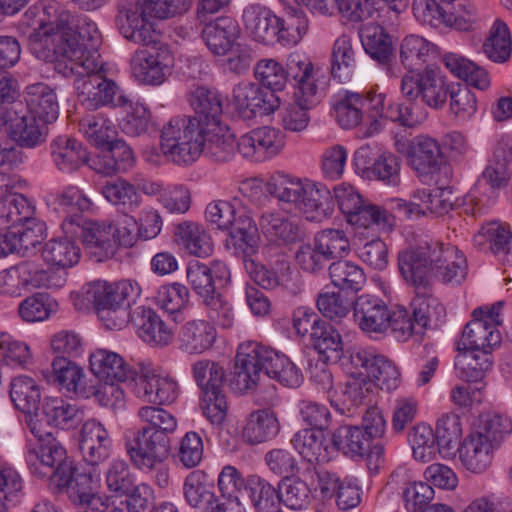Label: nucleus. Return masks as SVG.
<instances>
[{
    "label": "nucleus",
    "instance_id": "f257e3e1",
    "mask_svg": "<svg viewBox=\"0 0 512 512\" xmlns=\"http://www.w3.org/2000/svg\"><path fill=\"white\" fill-rule=\"evenodd\" d=\"M267 191L280 202L291 205L309 221L320 222L330 218L337 203L351 225L364 228L376 226L386 231L393 226V217L386 209L365 201L350 184L335 185L332 195L331 190L322 183L276 173L269 179Z\"/></svg>",
    "mask_w": 512,
    "mask_h": 512
},
{
    "label": "nucleus",
    "instance_id": "f03ea898",
    "mask_svg": "<svg viewBox=\"0 0 512 512\" xmlns=\"http://www.w3.org/2000/svg\"><path fill=\"white\" fill-rule=\"evenodd\" d=\"M25 17L32 32L29 35L31 53L39 60L53 64L85 61L94 55L101 33L95 22L83 14L58 12V4L30 7Z\"/></svg>",
    "mask_w": 512,
    "mask_h": 512
},
{
    "label": "nucleus",
    "instance_id": "7ed1b4c3",
    "mask_svg": "<svg viewBox=\"0 0 512 512\" xmlns=\"http://www.w3.org/2000/svg\"><path fill=\"white\" fill-rule=\"evenodd\" d=\"M261 373L289 388H297L303 382L300 368L285 354L255 341L240 344L229 378L231 389L238 393L255 389Z\"/></svg>",
    "mask_w": 512,
    "mask_h": 512
},
{
    "label": "nucleus",
    "instance_id": "20e7f679",
    "mask_svg": "<svg viewBox=\"0 0 512 512\" xmlns=\"http://www.w3.org/2000/svg\"><path fill=\"white\" fill-rule=\"evenodd\" d=\"M137 417L143 426L125 436L126 452L136 468L152 472L169 455L170 435L177 429V420L160 405L140 407Z\"/></svg>",
    "mask_w": 512,
    "mask_h": 512
},
{
    "label": "nucleus",
    "instance_id": "39448f33",
    "mask_svg": "<svg viewBox=\"0 0 512 512\" xmlns=\"http://www.w3.org/2000/svg\"><path fill=\"white\" fill-rule=\"evenodd\" d=\"M54 69L66 78L76 77L78 100L89 110L105 105L121 107L128 101L117 83L106 77L103 63L94 55L81 62L56 64Z\"/></svg>",
    "mask_w": 512,
    "mask_h": 512
},
{
    "label": "nucleus",
    "instance_id": "423d86ee",
    "mask_svg": "<svg viewBox=\"0 0 512 512\" xmlns=\"http://www.w3.org/2000/svg\"><path fill=\"white\" fill-rule=\"evenodd\" d=\"M33 439L26 443L25 461L34 477L48 481L51 486L56 479L70 472L75 461L67 455L64 446L44 426L30 424Z\"/></svg>",
    "mask_w": 512,
    "mask_h": 512
},
{
    "label": "nucleus",
    "instance_id": "0eeeda50",
    "mask_svg": "<svg viewBox=\"0 0 512 512\" xmlns=\"http://www.w3.org/2000/svg\"><path fill=\"white\" fill-rule=\"evenodd\" d=\"M140 294L139 284L132 280L116 283L96 280L85 290L86 298L93 303L98 317L111 330H120L126 325L131 316L128 308Z\"/></svg>",
    "mask_w": 512,
    "mask_h": 512
},
{
    "label": "nucleus",
    "instance_id": "6e6552de",
    "mask_svg": "<svg viewBox=\"0 0 512 512\" xmlns=\"http://www.w3.org/2000/svg\"><path fill=\"white\" fill-rule=\"evenodd\" d=\"M195 382L202 391L201 409L211 425L221 428L227 417L228 403L224 394V367L210 359L197 360L192 365Z\"/></svg>",
    "mask_w": 512,
    "mask_h": 512
},
{
    "label": "nucleus",
    "instance_id": "1a4fd4ad",
    "mask_svg": "<svg viewBox=\"0 0 512 512\" xmlns=\"http://www.w3.org/2000/svg\"><path fill=\"white\" fill-rule=\"evenodd\" d=\"M201 120L176 116L163 127L161 151L177 165H189L201 155L200 139L204 132Z\"/></svg>",
    "mask_w": 512,
    "mask_h": 512
},
{
    "label": "nucleus",
    "instance_id": "9d476101",
    "mask_svg": "<svg viewBox=\"0 0 512 512\" xmlns=\"http://www.w3.org/2000/svg\"><path fill=\"white\" fill-rule=\"evenodd\" d=\"M99 474L90 468L79 466L76 462L49 486L53 494H66L70 502L91 512H102L105 500L97 492Z\"/></svg>",
    "mask_w": 512,
    "mask_h": 512
},
{
    "label": "nucleus",
    "instance_id": "9b49d317",
    "mask_svg": "<svg viewBox=\"0 0 512 512\" xmlns=\"http://www.w3.org/2000/svg\"><path fill=\"white\" fill-rule=\"evenodd\" d=\"M503 301L491 306H482L473 310L472 319L465 325L461 339L458 342V351L482 349L492 351L500 345L502 337L498 326L502 324L501 311Z\"/></svg>",
    "mask_w": 512,
    "mask_h": 512
},
{
    "label": "nucleus",
    "instance_id": "f8f14e48",
    "mask_svg": "<svg viewBox=\"0 0 512 512\" xmlns=\"http://www.w3.org/2000/svg\"><path fill=\"white\" fill-rule=\"evenodd\" d=\"M432 275L443 283L460 284L467 274V261L459 249L437 239L416 246Z\"/></svg>",
    "mask_w": 512,
    "mask_h": 512
},
{
    "label": "nucleus",
    "instance_id": "ddd939ff",
    "mask_svg": "<svg viewBox=\"0 0 512 512\" xmlns=\"http://www.w3.org/2000/svg\"><path fill=\"white\" fill-rule=\"evenodd\" d=\"M452 89L440 68L427 66L422 72L406 73L401 79V93L410 102L418 98L433 109H442Z\"/></svg>",
    "mask_w": 512,
    "mask_h": 512
},
{
    "label": "nucleus",
    "instance_id": "4468645a",
    "mask_svg": "<svg viewBox=\"0 0 512 512\" xmlns=\"http://www.w3.org/2000/svg\"><path fill=\"white\" fill-rule=\"evenodd\" d=\"M61 228L64 234L80 239L86 248L100 258L115 253L112 224L98 223L85 218L83 214H73L62 221Z\"/></svg>",
    "mask_w": 512,
    "mask_h": 512
},
{
    "label": "nucleus",
    "instance_id": "2eb2a0df",
    "mask_svg": "<svg viewBox=\"0 0 512 512\" xmlns=\"http://www.w3.org/2000/svg\"><path fill=\"white\" fill-rule=\"evenodd\" d=\"M147 0H137L118 6L115 18L117 29L127 40L136 44L148 46L159 41V34L149 22L154 18L148 11Z\"/></svg>",
    "mask_w": 512,
    "mask_h": 512
},
{
    "label": "nucleus",
    "instance_id": "dca6fc26",
    "mask_svg": "<svg viewBox=\"0 0 512 512\" xmlns=\"http://www.w3.org/2000/svg\"><path fill=\"white\" fill-rule=\"evenodd\" d=\"M285 68L286 83L292 79L295 82L294 99H299L306 105L320 103L326 86L320 70L315 69L311 60L305 55L291 54Z\"/></svg>",
    "mask_w": 512,
    "mask_h": 512
},
{
    "label": "nucleus",
    "instance_id": "f3484780",
    "mask_svg": "<svg viewBox=\"0 0 512 512\" xmlns=\"http://www.w3.org/2000/svg\"><path fill=\"white\" fill-rule=\"evenodd\" d=\"M332 449L345 455L367 456L370 471L377 472L384 463V447L381 442L371 445L369 436L359 426L342 425L331 436Z\"/></svg>",
    "mask_w": 512,
    "mask_h": 512
},
{
    "label": "nucleus",
    "instance_id": "a211bd4d",
    "mask_svg": "<svg viewBox=\"0 0 512 512\" xmlns=\"http://www.w3.org/2000/svg\"><path fill=\"white\" fill-rule=\"evenodd\" d=\"M187 280L192 290L202 302L218 295L219 289L231 282V273L227 264L221 260H213L210 265L197 260L190 261L187 266Z\"/></svg>",
    "mask_w": 512,
    "mask_h": 512
},
{
    "label": "nucleus",
    "instance_id": "6ab92c4d",
    "mask_svg": "<svg viewBox=\"0 0 512 512\" xmlns=\"http://www.w3.org/2000/svg\"><path fill=\"white\" fill-rule=\"evenodd\" d=\"M232 102L243 118L257 114L269 115L280 106V98L273 91L252 82H241L233 88Z\"/></svg>",
    "mask_w": 512,
    "mask_h": 512
},
{
    "label": "nucleus",
    "instance_id": "aec40b11",
    "mask_svg": "<svg viewBox=\"0 0 512 512\" xmlns=\"http://www.w3.org/2000/svg\"><path fill=\"white\" fill-rule=\"evenodd\" d=\"M283 146L282 133L264 126L243 135L238 141V152L246 159L263 162L277 155Z\"/></svg>",
    "mask_w": 512,
    "mask_h": 512
},
{
    "label": "nucleus",
    "instance_id": "412c9836",
    "mask_svg": "<svg viewBox=\"0 0 512 512\" xmlns=\"http://www.w3.org/2000/svg\"><path fill=\"white\" fill-rule=\"evenodd\" d=\"M50 159L55 169L71 175L89 164L90 153L86 146L69 135H59L49 144Z\"/></svg>",
    "mask_w": 512,
    "mask_h": 512
},
{
    "label": "nucleus",
    "instance_id": "4be33fe9",
    "mask_svg": "<svg viewBox=\"0 0 512 512\" xmlns=\"http://www.w3.org/2000/svg\"><path fill=\"white\" fill-rule=\"evenodd\" d=\"M82 415L83 412L75 405L67 403L62 398L45 397L38 411L29 416L27 426L30 430V424L36 422L45 428L49 426L69 430L82 421Z\"/></svg>",
    "mask_w": 512,
    "mask_h": 512
},
{
    "label": "nucleus",
    "instance_id": "5701e85b",
    "mask_svg": "<svg viewBox=\"0 0 512 512\" xmlns=\"http://www.w3.org/2000/svg\"><path fill=\"white\" fill-rule=\"evenodd\" d=\"M113 440L106 427L96 419H89L82 425L79 448L83 460L90 466H98L112 453Z\"/></svg>",
    "mask_w": 512,
    "mask_h": 512
},
{
    "label": "nucleus",
    "instance_id": "b1692460",
    "mask_svg": "<svg viewBox=\"0 0 512 512\" xmlns=\"http://www.w3.org/2000/svg\"><path fill=\"white\" fill-rule=\"evenodd\" d=\"M52 375L49 382L56 384L67 393L88 399L93 390L92 381L86 380L83 369L66 356H57L51 363Z\"/></svg>",
    "mask_w": 512,
    "mask_h": 512
},
{
    "label": "nucleus",
    "instance_id": "393cba45",
    "mask_svg": "<svg viewBox=\"0 0 512 512\" xmlns=\"http://www.w3.org/2000/svg\"><path fill=\"white\" fill-rule=\"evenodd\" d=\"M353 310L355 320L363 332L383 333L389 328L391 310L379 297L363 294L354 301Z\"/></svg>",
    "mask_w": 512,
    "mask_h": 512
},
{
    "label": "nucleus",
    "instance_id": "a878e982",
    "mask_svg": "<svg viewBox=\"0 0 512 512\" xmlns=\"http://www.w3.org/2000/svg\"><path fill=\"white\" fill-rule=\"evenodd\" d=\"M90 370L95 380L103 382H126L135 380L137 372L123 357L108 349H96L89 356Z\"/></svg>",
    "mask_w": 512,
    "mask_h": 512
},
{
    "label": "nucleus",
    "instance_id": "bb28decb",
    "mask_svg": "<svg viewBox=\"0 0 512 512\" xmlns=\"http://www.w3.org/2000/svg\"><path fill=\"white\" fill-rule=\"evenodd\" d=\"M407 160L419 176H428L439 171L442 152L436 140L417 136L408 143Z\"/></svg>",
    "mask_w": 512,
    "mask_h": 512
},
{
    "label": "nucleus",
    "instance_id": "cd10ccee",
    "mask_svg": "<svg viewBox=\"0 0 512 512\" xmlns=\"http://www.w3.org/2000/svg\"><path fill=\"white\" fill-rule=\"evenodd\" d=\"M201 34L212 54L224 56L239 42L241 29L235 19L225 16L206 23Z\"/></svg>",
    "mask_w": 512,
    "mask_h": 512
},
{
    "label": "nucleus",
    "instance_id": "c85d7f7f",
    "mask_svg": "<svg viewBox=\"0 0 512 512\" xmlns=\"http://www.w3.org/2000/svg\"><path fill=\"white\" fill-rule=\"evenodd\" d=\"M129 319L144 342L160 347L171 342L172 331L153 309L145 306L136 307Z\"/></svg>",
    "mask_w": 512,
    "mask_h": 512
},
{
    "label": "nucleus",
    "instance_id": "c756f323",
    "mask_svg": "<svg viewBox=\"0 0 512 512\" xmlns=\"http://www.w3.org/2000/svg\"><path fill=\"white\" fill-rule=\"evenodd\" d=\"M188 100L195 111L190 117L201 120L202 128L217 129V125L222 124L223 98L216 89L198 86L189 93Z\"/></svg>",
    "mask_w": 512,
    "mask_h": 512
},
{
    "label": "nucleus",
    "instance_id": "7c9ffc66",
    "mask_svg": "<svg viewBox=\"0 0 512 512\" xmlns=\"http://www.w3.org/2000/svg\"><path fill=\"white\" fill-rule=\"evenodd\" d=\"M24 98L28 113L41 122L51 124L59 115V103L55 90L46 83L36 82L25 88Z\"/></svg>",
    "mask_w": 512,
    "mask_h": 512
},
{
    "label": "nucleus",
    "instance_id": "2f4dec72",
    "mask_svg": "<svg viewBox=\"0 0 512 512\" xmlns=\"http://www.w3.org/2000/svg\"><path fill=\"white\" fill-rule=\"evenodd\" d=\"M100 150V155L90 165L99 174L113 176L118 173H126L134 165L135 158L132 149L123 140L115 138Z\"/></svg>",
    "mask_w": 512,
    "mask_h": 512
},
{
    "label": "nucleus",
    "instance_id": "473e14b6",
    "mask_svg": "<svg viewBox=\"0 0 512 512\" xmlns=\"http://www.w3.org/2000/svg\"><path fill=\"white\" fill-rule=\"evenodd\" d=\"M246 31L257 42L266 45L276 43V27L278 16L269 8L259 5H248L242 14Z\"/></svg>",
    "mask_w": 512,
    "mask_h": 512
},
{
    "label": "nucleus",
    "instance_id": "72a5a7b5",
    "mask_svg": "<svg viewBox=\"0 0 512 512\" xmlns=\"http://www.w3.org/2000/svg\"><path fill=\"white\" fill-rule=\"evenodd\" d=\"M201 136V154L214 162H228L238 150V141L223 124H218L217 129L206 127Z\"/></svg>",
    "mask_w": 512,
    "mask_h": 512
},
{
    "label": "nucleus",
    "instance_id": "f704fd0d",
    "mask_svg": "<svg viewBox=\"0 0 512 512\" xmlns=\"http://www.w3.org/2000/svg\"><path fill=\"white\" fill-rule=\"evenodd\" d=\"M398 269L407 284L415 293H427L431 290V278L434 277L425 264L416 247L398 253Z\"/></svg>",
    "mask_w": 512,
    "mask_h": 512
},
{
    "label": "nucleus",
    "instance_id": "c9c22d12",
    "mask_svg": "<svg viewBox=\"0 0 512 512\" xmlns=\"http://www.w3.org/2000/svg\"><path fill=\"white\" fill-rule=\"evenodd\" d=\"M217 338L216 328L203 319L187 321L178 333L180 348L189 354H201L210 349Z\"/></svg>",
    "mask_w": 512,
    "mask_h": 512
},
{
    "label": "nucleus",
    "instance_id": "e433bc0d",
    "mask_svg": "<svg viewBox=\"0 0 512 512\" xmlns=\"http://www.w3.org/2000/svg\"><path fill=\"white\" fill-rule=\"evenodd\" d=\"M371 384L356 377H352L341 388L334 390L329 396L330 405L341 415L351 417L356 410L366 404Z\"/></svg>",
    "mask_w": 512,
    "mask_h": 512
},
{
    "label": "nucleus",
    "instance_id": "4c0bfd02",
    "mask_svg": "<svg viewBox=\"0 0 512 512\" xmlns=\"http://www.w3.org/2000/svg\"><path fill=\"white\" fill-rule=\"evenodd\" d=\"M47 123L29 113L9 120L8 134L22 148H36L45 143L48 136Z\"/></svg>",
    "mask_w": 512,
    "mask_h": 512
},
{
    "label": "nucleus",
    "instance_id": "58836bf2",
    "mask_svg": "<svg viewBox=\"0 0 512 512\" xmlns=\"http://www.w3.org/2000/svg\"><path fill=\"white\" fill-rule=\"evenodd\" d=\"M279 430L280 424L276 414L270 409H258L246 418L242 437L246 443L257 445L276 437Z\"/></svg>",
    "mask_w": 512,
    "mask_h": 512
},
{
    "label": "nucleus",
    "instance_id": "ea45409f",
    "mask_svg": "<svg viewBox=\"0 0 512 512\" xmlns=\"http://www.w3.org/2000/svg\"><path fill=\"white\" fill-rule=\"evenodd\" d=\"M291 442L301 457L311 464L327 463L331 460V448L326 443L323 431L301 429L295 433Z\"/></svg>",
    "mask_w": 512,
    "mask_h": 512
},
{
    "label": "nucleus",
    "instance_id": "a19ab883",
    "mask_svg": "<svg viewBox=\"0 0 512 512\" xmlns=\"http://www.w3.org/2000/svg\"><path fill=\"white\" fill-rule=\"evenodd\" d=\"M175 240L185 251L196 257L205 258L214 249L210 235L203 227L193 221H183L175 226Z\"/></svg>",
    "mask_w": 512,
    "mask_h": 512
},
{
    "label": "nucleus",
    "instance_id": "79ce46f5",
    "mask_svg": "<svg viewBox=\"0 0 512 512\" xmlns=\"http://www.w3.org/2000/svg\"><path fill=\"white\" fill-rule=\"evenodd\" d=\"M263 233L274 241L285 244L301 242L306 237L304 228L278 212L266 211L261 215Z\"/></svg>",
    "mask_w": 512,
    "mask_h": 512
},
{
    "label": "nucleus",
    "instance_id": "37998d69",
    "mask_svg": "<svg viewBox=\"0 0 512 512\" xmlns=\"http://www.w3.org/2000/svg\"><path fill=\"white\" fill-rule=\"evenodd\" d=\"M462 466L474 474L484 473L492 463L495 449L470 433L458 447Z\"/></svg>",
    "mask_w": 512,
    "mask_h": 512
},
{
    "label": "nucleus",
    "instance_id": "c03bdc74",
    "mask_svg": "<svg viewBox=\"0 0 512 512\" xmlns=\"http://www.w3.org/2000/svg\"><path fill=\"white\" fill-rule=\"evenodd\" d=\"M310 342L321 358L333 363L340 362L346 353L341 333L326 320L316 326Z\"/></svg>",
    "mask_w": 512,
    "mask_h": 512
},
{
    "label": "nucleus",
    "instance_id": "a18cd8bd",
    "mask_svg": "<svg viewBox=\"0 0 512 512\" xmlns=\"http://www.w3.org/2000/svg\"><path fill=\"white\" fill-rule=\"evenodd\" d=\"M134 77L147 85H160L166 78L168 67L160 60L159 53L148 49H138L131 59Z\"/></svg>",
    "mask_w": 512,
    "mask_h": 512
},
{
    "label": "nucleus",
    "instance_id": "49530a36",
    "mask_svg": "<svg viewBox=\"0 0 512 512\" xmlns=\"http://www.w3.org/2000/svg\"><path fill=\"white\" fill-rule=\"evenodd\" d=\"M183 496L186 503L195 509L206 510L215 502L213 484L203 470H193L184 479Z\"/></svg>",
    "mask_w": 512,
    "mask_h": 512
},
{
    "label": "nucleus",
    "instance_id": "de8ad7c7",
    "mask_svg": "<svg viewBox=\"0 0 512 512\" xmlns=\"http://www.w3.org/2000/svg\"><path fill=\"white\" fill-rule=\"evenodd\" d=\"M101 194L125 216L141 204V195L137 188L123 178L106 181L101 187Z\"/></svg>",
    "mask_w": 512,
    "mask_h": 512
},
{
    "label": "nucleus",
    "instance_id": "09e8293b",
    "mask_svg": "<svg viewBox=\"0 0 512 512\" xmlns=\"http://www.w3.org/2000/svg\"><path fill=\"white\" fill-rule=\"evenodd\" d=\"M231 243L238 256H255L259 250V232L254 220L242 213L235 216V222L230 227Z\"/></svg>",
    "mask_w": 512,
    "mask_h": 512
},
{
    "label": "nucleus",
    "instance_id": "8fccbe9b",
    "mask_svg": "<svg viewBox=\"0 0 512 512\" xmlns=\"http://www.w3.org/2000/svg\"><path fill=\"white\" fill-rule=\"evenodd\" d=\"M361 93L343 91L333 97L332 114L337 123L344 129L357 127L364 118Z\"/></svg>",
    "mask_w": 512,
    "mask_h": 512
},
{
    "label": "nucleus",
    "instance_id": "3c124183",
    "mask_svg": "<svg viewBox=\"0 0 512 512\" xmlns=\"http://www.w3.org/2000/svg\"><path fill=\"white\" fill-rule=\"evenodd\" d=\"M47 204L66 217L73 214H83L90 211L93 206L92 200L76 185H68L62 190L49 193L46 196Z\"/></svg>",
    "mask_w": 512,
    "mask_h": 512
},
{
    "label": "nucleus",
    "instance_id": "603ef678",
    "mask_svg": "<svg viewBox=\"0 0 512 512\" xmlns=\"http://www.w3.org/2000/svg\"><path fill=\"white\" fill-rule=\"evenodd\" d=\"M365 52L379 63H387L393 53L391 36L378 24L364 25L359 31Z\"/></svg>",
    "mask_w": 512,
    "mask_h": 512
},
{
    "label": "nucleus",
    "instance_id": "864d4df0",
    "mask_svg": "<svg viewBox=\"0 0 512 512\" xmlns=\"http://www.w3.org/2000/svg\"><path fill=\"white\" fill-rule=\"evenodd\" d=\"M10 398L18 410L29 416L35 414L42 403L39 385L28 376H18L11 381Z\"/></svg>",
    "mask_w": 512,
    "mask_h": 512
},
{
    "label": "nucleus",
    "instance_id": "5fc2aeb1",
    "mask_svg": "<svg viewBox=\"0 0 512 512\" xmlns=\"http://www.w3.org/2000/svg\"><path fill=\"white\" fill-rule=\"evenodd\" d=\"M71 236L49 240L42 249L44 261L57 268H70L76 265L80 259V248L72 240Z\"/></svg>",
    "mask_w": 512,
    "mask_h": 512
},
{
    "label": "nucleus",
    "instance_id": "6e6d98bb",
    "mask_svg": "<svg viewBox=\"0 0 512 512\" xmlns=\"http://www.w3.org/2000/svg\"><path fill=\"white\" fill-rule=\"evenodd\" d=\"M247 492L251 504L257 512H280L279 487L275 488L257 475H250L248 476Z\"/></svg>",
    "mask_w": 512,
    "mask_h": 512
},
{
    "label": "nucleus",
    "instance_id": "4d7b16f0",
    "mask_svg": "<svg viewBox=\"0 0 512 512\" xmlns=\"http://www.w3.org/2000/svg\"><path fill=\"white\" fill-rule=\"evenodd\" d=\"M286 15L278 17L276 27L277 43L283 46L296 45L308 30V19L302 9L285 8Z\"/></svg>",
    "mask_w": 512,
    "mask_h": 512
},
{
    "label": "nucleus",
    "instance_id": "13d9d810",
    "mask_svg": "<svg viewBox=\"0 0 512 512\" xmlns=\"http://www.w3.org/2000/svg\"><path fill=\"white\" fill-rule=\"evenodd\" d=\"M435 440L438 452L444 457H450L461 445L462 423L457 414L442 415L436 424Z\"/></svg>",
    "mask_w": 512,
    "mask_h": 512
},
{
    "label": "nucleus",
    "instance_id": "bf43d9fd",
    "mask_svg": "<svg viewBox=\"0 0 512 512\" xmlns=\"http://www.w3.org/2000/svg\"><path fill=\"white\" fill-rule=\"evenodd\" d=\"M79 131L98 149L107 146L117 135L113 122L102 114L84 116L79 121Z\"/></svg>",
    "mask_w": 512,
    "mask_h": 512
},
{
    "label": "nucleus",
    "instance_id": "052dcab7",
    "mask_svg": "<svg viewBox=\"0 0 512 512\" xmlns=\"http://www.w3.org/2000/svg\"><path fill=\"white\" fill-rule=\"evenodd\" d=\"M512 431L511 420L501 414H486L472 432L484 443L497 450Z\"/></svg>",
    "mask_w": 512,
    "mask_h": 512
},
{
    "label": "nucleus",
    "instance_id": "680f3d73",
    "mask_svg": "<svg viewBox=\"0 0 512 512\" xmlns=\"http://www.w3.org/2000/svg\"><path fill=\"white\" fill-rule=\"evenodd\" d=\"M328 272L332 284L344 291L358 292L366 282L363 269L347 260L332 262L329 265Z\"/></svg>",
    "mask_w": 512,
    "mask_h": 512
},
{
    "label": "nucleus",
    "instance_id": "e2e57ef3",
    "mask_svg": "<svg viewBox=\"0 0 512 512\" xmlns=\"http://www.w3.org/2000/svg\"><path fill=\"white\" fill-rule=\"evenodd\" d=\"M380 356L374 349L355 347L346 351L340 363L352 377L367 381L371 378Z\"/></svg>",
    "mask_w": 512,
    "mask_h": 512
},
{
    "label": "nucleus",
    "instance_id": "0e129e2a",
    "mask_svg": "<svg viewBox=\"0 0 512 512\" xmlns=\"http://www.w3.org/2000/svg\"><path fill=\"white\" fill-rule=\"evenodd\" d=\"M12 229L15 235L12 237L17 242L21 257L33 254L46 237L45 223L33 216Z\"/></svg>",
    "mask_w": 512,
    "mask_h": 512
},
{
    "label": "nucleus",
    "instance_id": "69168bd1",
    "mask_svg": "<svg viewBox=\"0 0 512 512\" xmlns=\"http://www.w3.org/2000/svg\"><path fill=\"white\" fill-rule=\"evenodd\" d=\"M477 238H485L495 257L505 265H512V232L498 222L483 225Z\"/></svg>",
    "mask_w": 512,
    "mask_h": 512
},
{
    "label": "nucleus",
    "instance_id": "338daca9",
    "mask_svg": "<svg viewBox=\"0 0 512 512\" xmlns=\"http://www.w3.org/2000/svg\"><path fill=\"white\" fill-rule=\"evenodd\" d=\"M485 55L493 62L503 63L511 55V36L507 24L501 19L495 20L489 36L483 44Z\"/></svg>",
    "mask_w": 512,
    "mask_h": 512
},
{
    "label": "nucleus",
    "instance_id": "774afa93",
    "mask_svg": "<svg viewBox=\"0 0 512 512\" xmlns=\"http://www.w3.org/2000/svg\"><path fill=\"white\" fill-rule=\"evenodd\" d=\"M408 442L413 451V457L421 462L431 461L438 452L435 433L425 423H418L408 433Z\"/></svg>",
    "mask_w": 512,
    "mask_h": 512
}]
</instances>
